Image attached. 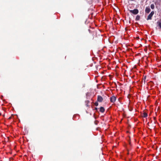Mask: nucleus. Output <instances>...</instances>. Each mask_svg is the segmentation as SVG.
<instances>
[{"label": "nucleus", "instance_id": "16", "mask_svg": "<svg viewBox=\"0 0 161 161\" xmlns=\"http://www.w3.org/2000/svg\"><path fill=\"white\" fill-rule=\"evenodd\" d=\"M1 115V113H0V116Z\"/></svg>", "mask_w": 161, "mask_h": 161}, {"label": "nucleus", "instance_id": "11", "mask_svg": "<svg viewBox=\"0 0 161 161\" xmlns=\"http://www.w3.org/2000/svg\"><path fill=\"white\" fill-rule=\"evenodd\" d=\"M94 104L96 106H97L98 105V103L97 102H96L94 103Z\"/></svg>", "mask_w": 161, "mask_h": 161}, {"label": "nucleus", "instance_id": "14", "mask_svg": "<svg viewBox=\"0 0 161 161\" xmlns=\"http://www.w3.org/2000/svg\"><path fill=\"white\" fill-rule=\"evenodd\" d=\"M11 117H9V119H11Z\"/></svg>", "mask_w": 161, "mask_h": 161}, {"label": "nucleus", "instance_id": "10", "mask_svg": "<svg viewBox=\"0 0 161 161\" xmlns=\"http://www.w3.org/2000/svg\"><path fill=\"white\" fill-rule=\"evenodd\" d=\"M151 8L152 9H154L155 7L154 5L153 4H152L150 5Z\"/></svg>", "mask_w": 161, "mask_h": 161}, {"label": "nucleus", "instance_id": "15", "mask_svg": "<svg viewBox=\"0 0 161 161\" xmlns=\"http://www.w3.org/2000/svg\"><path fill=\"white\" fill-rule=\"evenodd\" d=\"M144 80H145V79H146V76H145V77H144Z\"/></svg>", "mask_w": 161, "mask_h": 161}, {"label": "nucleus", "instance_id": "3", "mask_svg": "<svg viewBox=\"0 0 161 161\" xmlns=\"http://www.w3.org/2000/svg\"><path fill=\"white\" fill-rule=\"evenodd\" d=\"M116 97L114 96H112L110 98V100L111 102L114 103L116 100Z\"/></svg>", "mask_w": 161, "mask_h": 161}, {"label": "nucleus", "instance_id": "6", "mask_svg": "<svg viewBox=\"0 0 161 161\" xmlns=\"http://www.w3.org/2000/svg\"><path fill=\"white\" fill-rule=\"evenodd\" d=\"M99 111L103 113L105 111V109L103 107H101L100 108Z\"/></svg>", "mask_w": 161, "mask_h": 161}, {"label": "nucleus", "instance_id": "7", "mask_svg": "<svg viewBox=\"0 0 161 161\" xmlns=\"http://www.w3.org/2000/svg\"><path fill=\"white\" fill-rule=\"evenodd\" d=\"M142 117L144 118H146L147 116V114L146 112H144L142 114Z\"/></svg>", "mask_w": 161, "mask_h": 161}, {"label": "nucleus", "instance_id": "17", "mask_svg": "<svg viewBox=\"0 0 161 161\" xmlns=\"http://www.w3.org/2000/svg\"><path fill=\"white\" fill-rule=\"evenodd\" d=\"M88 31H89V32H90V30H88Z\"/></svg>", "mask_w": 161, "mask_h": 161}, {"label": "nucleus", "instance_id": "12", "mask_svg": "<svg viewBox=\"0 0 161 161\" xmlns=\"http://www.w3.org/2000/svg\"><path fill=\"white\" fill-rule=\"evenodd\" d=\"M97 108H95V110H97Z\"/></svg>", "mask_w": 161, "mask_h": 161}, {"label": "nucleus", "instance_id": "5", "mask_svg": "<svg viewBox=\"0 0 161 161\" xmlns=\"http://www.w3.org/2000/svg\"><path fill=\"white\" fill-rule=\"evenodd\" d=\"M151 11V9L149 7H147L146 8L145 11L147 14H148Z\"/></svg>", "mask_w": 161, "mask_h": 161}, {"label": "nucleus", "instance_id": "18", "mask_svg": "<svg viewBox=\"0 0 161 161\" xmlns=\"http://www.w3.org/2000/svg\"><path fill=\"white\" fill-rule=\"evenodd\" d=\"M160 21H161V19H160Z\"/></svg>", "mask_w": 161, "mask_h": 161}, {"label": "nucleus", "instance_id": "13", "mask_svg": "<svg viewBox=\"0 0 161 161\" xmlns=\"http://www.w3.org/2000/svg\"><path fill=\"white\" fill-rule=\"evenodd\" d=\"M156 117H154V120H156Z\"/></svg>", "mask_w": 161, "mask_h": 161}, {"label": "nucleus", "instance_id": "9", "mask_svg": "<svg viewBox=\"0 0 161 161\" xmlns=\"http://www.w3.org/2000/svg\"><path fill=\"white\" fill-rule=\"evenodd\" d=\"M140 16L139 15H137L136 16L135 20L136 21H138L140 20Z\"/></svg>", "mask_w": 161, "mask_h": 161}, {"label": "nucleus", "instance_id": "1", "mask_svg": "<svg viewBox=\"0 0 161 161\" xmlns=\"http://www.w3.org/2000/svg\"><path fill=\"white\" fill-rule=\"evenodd\" d=\"M154 11H152L148 15L147 18V20H151L152 19V16L154 14Z\"/></svg>", "mask_w": 161, "mask_h": 161}, {"label": "nucleus", "instance_id": "4", "mask_svg": "<svg viewBox=\"0 0 161 161\" xmlns=\"http://www.w3.org/2000/svg\"><path fill=\"white\" fill-rule=\"evenodd\" d=\"M103 97L100 95L97 96V101L99 102H102L103 101Z\"/></svg>", "mask_w": 161, "mask_h": 161}, {"label": "nucleus", "instance_id": "2", "mask_svg": "<svg viewBox=\"0 0 161 161\" xmlns=\"http://www.w3.org/2000/svg\"><path fill=\"white\" fill-rule=\"evenodd\" d=\"M129 11L130 13L135 15L137 14L139 12L138 10L137 9H135L133 10H129Z\"/></svg>", "mask_w": 161, "mask_h": 161}, {"label": "nucleus", "instance_id": "8", "mask_svg": "<svg viewBox=\"0 0 161 161\" xmlns=\"http://www.w3.org/2000/svg\"><path fill=\"white\" fill-rule=\"evenodd\" d=\"M157 24L158 25L159 28L161 30V22L158 21Z\"/></svg>", "mask_w": 161, "mask_h": 161}]
</instances>
